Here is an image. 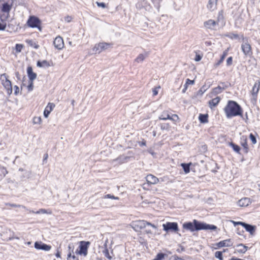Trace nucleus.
I'll return each instance as SVG.
<instances>
[{
	"label": "nucleus",
	"instance_id": "1",
	"mask_svg": "<svg viewBox=\"0 0 260 260\" xmlns=\"http://www.w3.org/2000/svg\"><path fill=\"white\" fill-rule=\"evenodd\" d=\"M223 110L228 118L237 116H242L243 110L241 107L234 101H229Z\"/></svg>",
	"mask_w": 260,
	"mask_h": 260
},
{
	"label": "nucleus",
	"instance_id": "2",
	"mask_svg": "<svg viewBox=\"0 0 260 260\" xmlns=\"http://www.w3.org/2000/svg\"><path fill=\"white\" fill-rule=\"evenodd\" d=\"M13 3V0H0V9L3 13L1 16L4 17L3 20H7L9 17V13Z\"/></svg>",
	"mask_w": 260,
	"mask_h": 260
},
{
	"label": "nucleus",
	"instance_id": "3",
	"mask_svg": "<svg viewBox=\"0 0 260 260\" xmlns=\"http://www.w3.org/2000/svg\"><path fill=\"white\" fill-rule=\"evenodd\" d=\"M223 16L222 11L218 12L217 18L216 20L209 19L204 22V26L208 29L216 30V27L219 25L220 22L223 23Z\"/></svg>",
	"mask_w": 260,
	"mask_h": 260
},
{
	"label": "nucleus",
	"instance_id": "4",
	"mask_svg": "<svg viewBox=\"0 0 260 260\" xmlns=\"http://www.w3.org/2000/svg\"><path fill=\"white\" fill-rule=\"evenodd\" d=\"M131 225L132 228L136 231H139L144 229L146 227V225H150L155 229L156 228L155 225L143 220L133 221Z\"/></svg>",
	"mask_w": 260,
	"mask_h": 260
},
{
	"label": "nucleus",
	"instance_id": "5",
	"mask_svg": "<svg viewBox=\"0 0 260 260\" xmlns=\"http://www.w3.org/2000/svg\"><path fill=\"white\" fill-rule=\"evenodd\" d=\"M1 80L2 85L6 89L8 95H11L12 93V87L11 82L8 79V76L4 74L2 75Z\"/></svg>",
	"mask_w": 260,
	"mask_h": 260
},
{
	"label": "nucleus",
	"instance_id": "6",
	"mask_svg": "<svg viewBox=\"0 0 260 260\" xmlns=\"http://www.w3.org/2000/svg\"><path fill=\"white\" fill-rule=\"evenodd\" d=\"M193 223L194 224L195 226V231H199L201 230H215L217 229V227L214 225H210L205 223L200 222L196 219L193 220Z\"/></svg>",
	"mask_w": 260,
	"mask_h": 260
},
{
	"label": "nucleus",
	"instance_id": "7",
	"mask_svg": "<svg viewBox=\"0 0 260 260\" xmlns=\"http://www.w3.org/2000/svg\"><path fill=\"white\" fill-rule=\"evenodd\" d=\"M243 43L241 45L242 52L246 56H250L252 54L251 45L248 42L247 39H245L243 36H242Z\"/></svg>",
	"mask_w": 260,
	"mask_h": 260
},
{
	"label": "nucleus",
	"instance_id": "8",
	"mask_svg": "<svg viewBox=\"0 0 260 260\" xmlns=\"http://www.w3.org/2000/svg\"><path fill=\"white\" fill-rule=\"evenodd\" d=\"M27 24L28 26L32 28H38L40 31L41 27H40L41 21L40 19L34 16H30L28 18Z\"/></svg>",
	"mask_w": 260,
	"mask_h": 260
},
{
	"label": "nucleus",
	"instance_id": "9",
	"mask_svg": "<svg viewBox=\"0 0 260 260\" xmlns=\"http://www.w3.org/2000/svg\"><path fill=\"white\" fill-rule=\"evenodd\" d=\"M112 46V44L107 43H99L95 45L93 48V51L95 53H100L103 51L108 49Z\"/></svg>",
	"mask_w": 260,
	"mask_h": 260
},
{
	"label": "nucleus",
	"instance_id": "10",
	"mask_svg": "<svg viewBox=\"0 0 260 260\" xmlns=\"http://www.w3.org/2000/svg\"><path fill=\"white\" fill-rule=\"evenodd\" d=\"M90 244L89 241H81L80 242L79 248L80 250L79 253L81 255H83L84 256L87 255L88 248Z\"/></svg>",
	"mask_w": 260,
	"mask_h": 260
},
{
	"label": "nucleus",
	"instance_id": "11",
	"mask_svg": "<svg viewBox=\"0 0 260 260\" xmlns=\"http://www.w3.org/2000/svg\"><path fill=\"white\" fill-rule=\"evenodd\" d=\"M164 230L167 232L172 231L176 232L178 231V224L176 222H167L162 225Z\"/></svg>",
	"mask_w": 260,
	"mask_h": 260
},
{
	"label": "nucleus",
	"instance_id": "12",
	"mask_svg": "<svg viewBox=\"0 0 260 260\" xmlns=\"http://www.w3.org/2000/svg\"><path fill=\"white\" fill-rule=\"evenodd\" d=\"M53 44H54V47L58 50H61V49L63 48V47L64 46V43H63V39L60 36L57 37L54 39Z\"/></svg>",
	"mask_w": 260,
	"mask_h": 260
},
{
	"label": "nucleus",
	"instance_id": "13",
	"mask_svg": "<svg viewBox=\"0 0 260 260\" xmlns=\"http://www.w3.org/2000/svg\"><path fill=\"white\" fill-rule=\"evenodd\" d=\"M35 247L37 249H41L45 251H49L51 248V246L38 242H35Z\"/></svg>",
	"mask_w": 260,
	"mask_h": 260
},
{
	"label": "nucleus",
	"instance_id": "14",
	"mask_svg": "<svg viewBox=\"0 0 260 260\" xmlns=\"http://www.w3.org/2000/svg\"><path fill=\"white\" fill-rule=\"evenodd\" d=\"M216 245L218 247H231L233 245V242L231 239H229L221 241L218 243H217Z\"/></svg>",
	"mask_w": 260,
	"mask_h": 260
},
{
	"label": "nucleus",
	"instance_id": "15",
	"mask_svg": "<svg viewBox=\"0 0 260 260\" xmlns=\"http://www.w3.org/2000/svg\"><path fill=\"white\" fill-rule=\"evenodd\" d=\"M148 184H155L159 182V179L153 175H148L146 177Z\"/></svg>",
	"mask_w": 260,
	"mask_h": 260
},
{
	"label": "nucleus",
	"instance_id": "16",
	"mask_svg": "<svg viewBox=\"0 0 260 260\" xmlns=\"http://www.w3.org/2000/svg\"><path fill=\"white\" fill-rule=\"evenodd\" d=\"M218 0H209L207 7L210 11H213L217 8V3Z\"/></svg>",
	"mask_w": 260,
	"mask_h": 260
},
{
	"label": "nucleus",
	"instance_id": "17",
	"mask_svg": "<svg viewBox=\"0 0 260 260\" xmlns=\"http://www.w3.org/2000/svg\"><path fill=\"white\" fill-rule=\"evenodd\" d=\"M251 203L250 199L248 198H243L239 200L238 204L240 207H246Z\"/></svg>",
	"mask_w": 260,
	"mask_h": 260
},
{
	"label": "nucleus",
	"instance_id": "18",
	"mask_svg": "<svg viewBox=\"0 0 260 260\" xmlns=\"http://www.w3.org/2000/svg\"><path fill=\"white\" fill-rule=\"evenodd\" d=\"M221 98L219 96H216L208 102L209 106L211 109H212L218 104Z\"/></svg>",
	"mask_w": 260,
	"mask_h": 260
},
{
	"label": "nucleus",
	"instance_id": "19",
	"mask_svg": "<svg viewBox=\"0 0 260 260\" xmlns=\"http://www.w3.org/2000/svg\"><path fill=\"white\" fill-rule=\"evenodd\" d=\"M54 107L55 105L54 104L50 103H48L44 111V115L45 118H47L48 117V115Z\"/></svg>",
	"mask_w": 260,
	"mask_h": 260
},
{
	"label": "nucleus",
	"instance_id": "20",
	"mask_svg": "<svg viewBox=\"0 0 260 260\" xmlns=\"http://www.w3.org/2000/svg\"><path fill=\"white\" fill-rule=\"evenodd\" d=\"M259 88H260V80H258L257 81H256L255 82V83L253 86V88H252V94L253 96H257V94L259 90Z\"/></svg>",
	"mask_w": 260,
	"mask_h": 260
},
{
	"label": "nucleus",
	"instance_id": "21",
	"mask_svg": "<svg viewBox=\"0 0 260 260\" xmlns=\"http://www.w3.org/2000/svg\"><path fill=\"white\" fill-rule=\"evenodd\" d=\"M28 76L30 81H34L37 77V74L33 72L32 69L29 67L27 69Z\"/></svg>",
	"mask_w": 260,
	"mask_h": 260
},
{
	"label": "nucleus",
	"instance_id": "22",
	"mask_svg": "<svg viewBox=\"0 0 260 260\" xmlns=\"http://www.w3.org/2000/svg\"><path fill=\"white\" fill-rule=\"evenodd\" d=\"M224 89V88H222L220 86H218L217 87L214 88L210 93L211 96H213L220 93Z\"/></svg>",
	"mask_w": 260,
	"mask_h": 260
},
{
	"label": "nucleus",
	"instance_id": "23",
	"mask_svg": "<svg viewBox=\"0 0 260 260\" xmlns=\"http://www.w3.org/2000/svg\"><path fill=\"white\" fill-rule=\"evenodd\" d=\"M194 224L191 222H186L183 224V228L191 232L195 231Z\"/></svg>",
	"mask_w": 260,
	"mask_h": 260
},
{
	"label": "nucleus",
	"instance_id": "24",
	"mask_svg": "<svg viewBox=\"0 0 260 260\" xmlns=\"http://www.w3.org/2000/svg\"><path fill=\"white\" fill-rule=\"evenodd\" d=\"M159 119L161 120L170 119L172 120H175L172 117L170 116L167 111L163 112L161 115L159 117Z\"/></svg>",
	"mask_w": 260,
	"mask_h": 260
},
{
	"label": "nucleus",
	"instance_id": "25",
	"mask_svg": "<svg viewBox=\"0 0 260 260\" xmlns=\"http://www.w3.org/2000/svg\"><path fill=\"white\" fill-rule=\"evenodd\" d=\"M148 53L147 52H146L144 54H140L135 59V61L138 63L142 62L148 56Z\"/></svg>",
	"mask_w": 260,
	"mask_h": 260
},
{
	"label": "nucleus",
	"instance_id": "26",
	"mask_svg": "<svg viewBox=\"0 0 260 260\" xmlns=\"http://www.w3.org/2000/svg\"><path fill=\"white\" fill-rule=\"evenodd\" d=\"M37 66L40 68H47L50 67V64L48 61L44 60L43 61H38L37 62Z\"/></svg>",
	"mask_w": 260,
	"mask_h": 260
},
{
	"label": "nucleus",
	"instance_id": "27",
	"mask_svg": "<svg viewBox=\"0 0 260 260\" xmlns=\"http://www.w3.org/2000/svg\"><path fill=\"white\" fill-rule=\"evenodd\" d=\"M243 226L245 228L247 231L249 232L251 234H252L255 231V227L254 226L247 224L245 222Z\"/></svg>",
	"mask_w": 260,
	"mask_h": 260
},
{
	"label": "nucleus",
	"instance_id": "28",
	"mask_svg": "<svg viewBox=\"0 0 260 260\" xmlns=\"http://www.w3.org/2000/svg\"><path fill=\"white\" fill-rule=\"evenodd\" d=\"M237 246L240 248L237 250L239 253H244L247 250V247L243 244H239Z\"/></svg>",
	"mask_w": 260,
	"mask_h": 260
},
{
	"label": "nucleus",
	"instance_id": "29",
	"mask_svg": "<svg viewBox=\"0 0 260 260\" xmlns=\"http://www.w3.org/2000/svg\"><path fill=\"white\" fill-rule=\"evenodd\" d=\"M208 115L207 114H200L199 119L201 123H205L208 122Z\"/></svg>",
	"mask_w": 260,
	"mask_h": 260
},
{
	"label": "nucleus",
	"instance_id": "30",
	"mask_svg": "<svg viewBox=\"0 0 260 260\" xmlns=\"http://www.w3.org/2000/svg\"><path fill=\"white\" fill-rule=\"evenodd\" d=\"M26 42L28 45L35 49H38L39 47V46L37 44V43L32 40H26Z\"/></svg>",
	"mask_w": 260,
	"mask_h": 260
},
{
	"label": "nucleus",
	"instance_id": "31",
	"mask_svg": "<svg viewBox=\"0 0 260 260\" xmlns=\"http://www.w3.org/2000/svg\"><path fill=\"white\" fill-rule=\"evenodd\" d=\"M0 19L2 21V22H0V30H4L6 27L7 23L6 21L7 20H3L4 17L1 15H0Z\"/></svg>",
	"mask_w": 260,
	"mask_h": 260
},
{
	"label": "nucleus",
	"instance_id": "32",
	"mask_svg": "<svg viewBox=\"0 0 260 260\" xmlns=\"http://www.w3.org/2000/svg\"><path fill=\"white\" fill-rule=\"evenodd\" d=\"M190 164H181V166L186 174L190 172Z\"/></svg>",
	"mask_w": 260,
	"mask_h": 260
},
{
	"label": "nucleus",
	"instance_id": "33",
	"mask_svg": "<svg viewBox=\"0 0 260 260\" xmlns=\"http://www.w3.org/2000/svg\"><path fill=\"white\" fill-rule=\"evenodd\" d=\"M241 144L243 147L244 152L247 153L248 151V147L246 139H244L243 141L241 142Z\"/></svg>",
	"mask_w": 260,
	"mask_h": 260
},
{
	"label": "nucleus",
	"instance_id": "34",
	"mask_svg": "<svg viewBox=\"0 0 260 260\" xmlns=\"http://www.w3.org/2000/svg\"><path fill=\"white\" fill-rule=\"evenodd\" d=\"M146 4V1H145V2H143V1H142L141 0H139L138 2L136 5V6L137 9H141L144 7V6Z\"/></svg>",
	"mask_w": 260,
	"mask_h": 260
},
{
	"label": "nucleus",
	"instance_id": "35",
	"mask_svg": "<svg viewBox=\"0 0 260 260\" xmlns=\"http://www.w3.org/2000/svg\"><path fill=\"white\" fill-rule=\"evenodd\" d=\"M129 158V156H120L116 160H118L120 163L122 164L126 162Z\"/></svg>",
	"mask_w": 260,
	"mask_h": 260
},
{
	"label": "nucleus",
	"instance_id": "36",
	"mask_svg": "<svg viewBox=\"0 0 260 260\" xmlns=\"http://www.w3.org/2000/svg\"><path fill=\"white\" fill-rule=\"evenodd\" d=\"M230 146L233 148V150L235 152H236L237 153H239L240 150V148L238 145L232 142L230 143Z\"/></svg>",
	"mask_w": 260,
	"mask_h": 260
},
{
	"label": "nucleus",
	"instance_id": "37",
	"mask_svg": "<svg viewBox=\"0 0 260 260\" xmlns=\"http://www.w3.org/2000/svg\"><path fill=\"white\" fill-rule=\"evenodd\" d=\"M29 212H31V213H36V214H40V213H42V214H48L49 213V214H50V213H51L50 212H48L47 211V210H46V209H41L37 212H34V211H30Z\"/></svg>",
	"mask_w": 260,
	"mask_h": 260
},
{
	"label": "nucleus",
	"instance_id": "38",
	"mask_svg": "<svg viewBox=\"0 0 260 260\" xmlns=\"http://www.w3.org/2000/svg\"><path fill=\"white\" fill-rule=\"evenodd\" d=\"M227 53L226 52H224L223 54L222 55L220 60L215 64V66L217 67L219 66L221 62H223V60L224 59L225 56H226Z\"/></svg>",
	"mask_w": 260,
	"mask_h": 260
},
{
	"label": "nucleus",
	"instance_id": "39",
	"mask_svg": "<svg viewBox=\"0 0 260 260\" xmlns=\"http://www.w3.org/2000/svg\"><path fill=\"white\" fill-rule=\"evenodd\" d=\"M165 254L162 253H159L153 260H162L165 257Z\"/></svg>",
	"mask_w": 260,
	"mask_h": 260
},
{
	"label": "nucleus",
	"instance_id": "40",
	"mask_svg": "<svg viewBox=\"0 0 260 260\" xmlns=\"http://www.w3.org/2000/svg\"><path fill=\"white\" fill-rule=\"evenodd\" d=\"M215 256L219 260H223L222 252L219 251H216L215 253Z\"/></svg>",
	"mask_w": 260,
	"mask_h": 260
},
{
	"label": "nucleus",
	"instance_id": "41",
	"mask_svg": "<svg viewBox=\"0 0 260 260\" xmlns=\"http://www.w3.org/2000/svg\"><path fill=\"white\" fill-rule=\"evenodd\" d=\"M23 45L20 44H17L15 46V50L16 51V53H20L22 49L23 48Z\"/></svg>",
	"mask_w": 260,
	"mask_h": 260
},
{
	"label": "nucleus",
	"instance_id": "42",
	"mask_svg": "<svg viewBox=\"0 0 260 260\" xmlns=\"http://www.w3.org/2000/svg\"><path fill=\"white\" fill-rule=\"evenodd\" d=\"M41 122V118L40 117H35L33 119V123L34 124H40Z\"/></svg>",
	"mask_w": 260,
	"mask_h": 260
},
{
	"label": "nucleus",
	"instance_id": "43",
	"mask_svg": "<svg viewBox=\"0 0 260 260\" xmlns=\"http://www.w3.org/2000/svg\"><path fill=\"white\" fill-rule=\"evenodd\" d=\"M68 260H78V259L75 255H72L71 253H70L68 255Z\"/></svg>",
	"mask_w": 260,
	"mask_h": 260
},
{
	"label": "nucleus",
	"instance_id": "44",
	"mask_svg": "<svg viewBox=\"0 0 260 260\" xmlns=\"http://www.w3.org/2000/svg\"><path fill=\"white\" fill-rule=\"evenodd\" d=\"M34 85H33V81L29 80V83L27 86V89L29 91H32L33 90Z\"/></svg>",
	"mask_w": 260,
	"mask_h": 260
},
{
	"label": "nucleus",
	"instance_id": "45",
	"mask_svg": "<svg viewBox=\"0 0 260 260\" xmlns=\"http://www.w3.org/2000/svg\"><path fill=\"white\" fill-rule=\"evenodd\" d=\"M104 198H109V199H115V200H119V198L118 197H115L113 195H111V194H108L107 195H106L105 197H104Z\"/></svg>",
	"mask_w": 260,
	"mask_h": 260
},
{
	"label": "nucleus",
	"instance_id": "46",
	"mask_svg": "<svg viewBox=\"0 0 260 260\" xmlns=\"http://www.w3.org/2000/svg\"><path fill=\"white\" fill-rule=\"evenodd\" d=\"M249 137L253 144H254L256 143V138L252 134H250Z\"/></svg>",
	"mask_w": 260,
	"mask_h": 260
},
{
	"label": "nucleus",
	"instance_id": "47",
	"mask_svg": "<svg viewBox=\"0 0 260 260\" xmlns=\"http://www.w3.org/2000/svg\"><path fill=\"white\" fill-rule=\"evenodd\" d=\"M233 58L232 57H229L226 60V64L228 66H230L232 64Z\"/></svg>",
	"mask_w": 260,
	"mask_h": 260
},
{
	"label": "nucleus",
	"instance_id": "48",
	"mask_svg": "<svg viewBox=\"0 0 260 260\" xmlns=\"http://www.w3.org/2000/svg\"><path fill=\"white\" fill-rule=\"evenodd\" d=\"M229 37L233 39H238L239 38V36L238 34H231L229 36Z\"/></svg>",
	"mask_w": 260,
	"mask_h": 260
},
{
	"label": "nucleus",
	"instance_id": "49",
	"mask_svg": "<svg viewBox=\"0 0 260 260\" xmlns=\"http://www.w3.org/2000/svg\"><path fill=\"white\" fill-rule=\"evenodd\" d=\"M185 83H186V84H187V85H190V84L193 85L194 83V81L191 80L189 79H187L186 80Z\"/></svg>",
	"mask_w": 260,
	"mask_h": 260
},
{
	"label": "nucleus",
	"instance_id": "50",
	"mask_svg": "<svg viewBox=\"0 0 260 260\" xmlns=\"http://www.w3.org/2000/svg\"><path fill=\"white\" fill-rule=\"evenodd\" d=\"M98 7H102L103 8H106V4L104 3L96 2Z\"/></svg>",
	"mask_w": 260,
	"mask_h": 260
},
{
	"label": "nucleus",
	"instance_id": "51",
	"mask_svg": "<svg viewBox=\"0 0 260 260\" xmlns=\"http://www.w3.org/2000/svg\"><path fill=\"white\" fill-rule=\"evenodd\" d=\"M232 222L233 223V224H234L235 226L237 225H241L242 226H243V224L244 223V222H241V221H238V222H237V221H232Z\"/></svg>",
	"mask_w": 260,
	"mask_h": 260
},
{
	"label": "nucleus",
	"instance_id": "52",
	"mask_svg": "<svg viewBox=\"0 0 260 260\" xmlns=\"http://www.w3.org/2000/svg\"><path fill=\"white\" fill-rule=\"evenodd\" d=\"M160 86H158V87L157 88H153V90H152V92H153V95H156L157 94H158V91H157V88H160Z\"/></svg>",
	"mask_w": 260,
	"mask_h": 260
},
{
	"label": "nucleus",
	"instance_id": "53",
	"mask_svg": "<svg viewBox=\"0 0 260 260\" xmlns=\"http://www.w3.org/2000/svg\"><path fill=\"white\" fill-rule=\"evenodd\" d=\"M10 205L13 207H22L24 209H26V207L23 205H16V204H10Z\"/></svg>",
	"mask_w": 260,
	"mask_h": 260
},
{
	"label": "nucleus",
	"instance_id": "54",
	"mask_svg": "<svg viewBox=\"0 0 260 260\" xmlns=\"http://www.w3.org/2000/svg\"><path fill=\"white\" fill-rule=\"evenodd\" d=\"M202 56L199 54H196V57L194 58L195 61H199L201 60Z\"/></svg>",
	"mask_w": 260,
	"mask_h": 260
},
{
	"label": "nucleus",
	"instance_id": "55",
	"mask_svg": "<svg viewBox=\"0 0 260 260\" xmlns=\"http://www.w3.org/2000/svg\"><path fill=\"white\" fill-rule=\"evenodd\" d=\"M72 19V17L71 16H66L65 18H64V20L66 22H70L71 21Z\"/></svg>",
	"mask_w": 260,
	"mask_h": 260
},
{
	"label": "nucleus",
	"instance_id": "56",
	"mask_svg": "<svg viewBox=\"0 0 260 260\" xmlns=\"http://www.w3.org/2000/svg\"><path fill=\"white\" fill-rule=\"evenodd\" d=\"M2 173L3 175V176H5L8 173V171H7V170L5 168L3 167L2 168Z\"/></svg>",
	"mask_w": 260,
	"mask_h": 260
},
{
	"label": "nucleus",
	"instance_id": "57",
	"mask_svg": "<svg viewBox=\"0 0 260 260\" xmlns=\"http://www.w3.org/2000/svg\"><path fill=\"white\" fill-rule=\"evenodd\" d=\"M14 89H15L14 94L15 95L18 94V93H19V87L17 85H15Z\"/></svg>",
	"mask_w": 260,
	"mask_h": 260
},
{
	"label": "nucleus",
	"instance_id": "58",
	"mask_svg": "<svg viewBox=\"0 0 260 260\" xmlns=\"http://www.w3.org/2000/svg\"><path fill=\"white\" fill-rule=\"evenodd\" d=\"M168 127H169V124H161V126H160L161 129H168Z\"/></svg>",
	"mask_w": 260,
	"mask_h": 260
},
{
	"label": "nucleus",
	"instance_id": "59",
	"mask_svg": "<svg viewBox=\"0 0 260 260\" xmlns=\"http://www.w3.org/2000/svg\"><path fill=\"white\" fill-rule=\"evenodd\" d=\"M139 144L141 146H145L146 144V142L145 140H143V141L142 142H139Z\"/></svg>",
	"mask_w": 260,
	"mask_h": 260
},
{
	"label": "nucleus",
	"instance_id": "60",
	"mask_svg": "<svg viewBox=\"0 0 260 260\" xmlns=\"http://www.w3.org/2000/svg\"><path fill=\"white\" fill-rule=\"evenodd\" d=\"M169 260H181V259L176 256H172L170 258Z\"/></svg>",
	"mask_w": 260,
	"mask_h": 260
},
{
	"label": "nucleus",
	"instance_id": "61",
	"mask_svg": "<svg viewBox=\"0 0 260 260\" xmlns=\"http://www.w3.org/2000/svg\"><path fill=\"white\" fill-rule=\"evenodd\" d=\"M187 86H188V85L186 84V83H185V85H184V88L182 90V92L183 93H185V92L186 90L187 89Z\"/></svg>",
	"mask_w": 260,
	"mask_h": 260
},
{
	"label": "nucleus",
	"instance_id": "62",
	"mask_svg": "<svg viewBox=\"0 0 260 260\" xmlns=\"http://www.w3.org/2000/svg\"><path fill=\"white\" fill-rule=\"evenodd\" d=\"M171 117H172L175 120L174 121L176 120L175 119V118H176L177 119H179L178 115H177L176 114H173Z\"/></svg>",
	"mask_w": 260,
	"mask_h": 260
},
{
	"label": "nucleus",
	"instance_id": "63",
	"mask_svg": "<svg viewBox=\"0 0 260 260\" xmlns=\"http://www.w3.org/2000/svg\"><path fill=\"white\" fill-rule=\"evenodd\" d=\"M55 255L57 257H60V253L58 250H57L56 253L55 254Z\"/></svg>",
	"mask_w": 260,
	"mask_h": 260
},
{
	"label": "nucleus",
	"instance_id": "64",
	"mask_svg": "<svg viewBox=\"0 0 260 260\" xmlns=\"http://www.w3.org/2000/svg\"><path fill=\"white\" fill-rule=\"evenodd\" d=\"M230 260H243V259H240V258H235V257H232Z\"/></svg>",
	"mask_w": 260,
	"mask_h": 260
}]
</instances>
